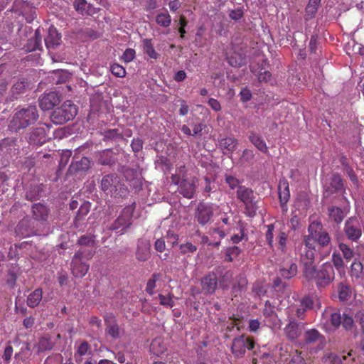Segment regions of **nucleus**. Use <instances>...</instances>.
<instances>
[{
    "mask_svg": "<svg viewBox=\"0 0 364 364\" xmlns=\"http://www.w3.org/2000/svg\"><path fill=\"white\" fill-rule=\"evenodd\" d=\"M214 214L213 204L200 202L195 210V220L202 226H204L212 220Z\"/></svg>",
    "mask_w": 364,
    "mask_h": 364,
    "instance_id": "9",
    "label": "nucleus"
},
{
    "mask_svg": "<svg viewBox=\"0 0 364 364\" xmlns=\"http://www.w3.org/2000/svg\"><path fill=\"white\" fill-rule=\"evenodd\" d=\"M338 248L340 251L342 252L344 259L347 262H349L353 259L354 256V252L353 249L350 247L349 245L343 242H341L338 244Z\"/></svg>",
    "mask_w": 364,
    "mask_h": 364,
    "instance_id": "45",
    "label": "nucleus"
},
{
    "mask_svg": "<svg viewBox=\"0 0 364 364\" xmlns=\"http://www.w3.org/2000/svg\"><path fill=\"white\" fill-rule=\"evenodd\" d=\"M41 36L38 30L35 31L34 36L28 40L26 50L28 52L36 50L41 48Z\"/></svg>",
    "mask_w": 364,
    "mask_h": 364,
    "instance_id": "35",
    "label": "nucleus"
},
{
    "mask_svg": "<svg viewBox=\"0 0 364 364\" xmlns=\"http://www.w3.org/2000/svg\"><path fill=\"white\" fill-rule=\"evenodd\" d=\"M115 160L114 153L111 149H105L99 154L98 163L101 165H112Z\"/></svg>",
    "mask_w": 364,
    "mask_h": 364,
    "instance_id": "38",
    "label": "nucleus"
},
{
    "mask_svg": "<svg viewBox=\"0 0 364 364\" xmlns=\"http://www.w3.org/2000/svg\"><path fill=\"white\" fill-rule=\"evenodd\" d=\"M60 102V95L55 92L44 94L39 99V106L43 110H50Z\"/></svg>",
    "mask_w": 364,
    "mask_h": 364,
    "instance_id": "16",
    "label": "nucleus"
},
{
    "mask_svg": "<svg viewBox=\"0 0 364 364\" xmlns=\"http://www.w3.org/2000/svg\"><path fill=\"white\" fill-rule=\"evenodd\" d=\"M240 100L242 102H249L252 99V92L247 87H243L239 94Z\"/></svg>",
    "mask_w": 364,
    "mask_h": 364,
    "instance_id": "64",
    "label": "nucleus"
},
{
    "mask_svg": "<svg viewBox=\"0 0 364 364\" xmlns=\"http://www.w3.org/2000/svg\"><path fill=\"white\" fill-rule=\"evenodd\" d=\"M280 275L287 279L295 277L297 274V265L293 262L284 263L279 269Z\"/></svg>",
    "mask_w": 364,
    "mask_h": 364,
    "instance_id": "27",
    "label": "nucleus"
},
{
    "mask_svg": "<svg viewBox=\"0 0 364 364\" xmlns=\"http://www.w3.org/2000/svg\"><path fill=\"white\" fill-rule=\"evenodd\" d=\"M161 277V274L159 273H154L151 278L148 280L146 287V291L149 295H153L154 294V289L156 288V283L159 279Z\"/></svg>",
    "mask_w": 364,
    "mask_h": 364,
    "instance_id": "47",
    "label": "nucleus"
},
{
    "mask_svg": "<svg viewBox=\"0 0 364 364\" xmlns=\"http://www.w3.org/2000/svg\"><path fill=\"white\" fill-rule=\"evenodd\" d=\"M167 350L166 346L164 343V339L161 337L154 338L150 345V352L156 355L160 356L164 354Z\"/></svg>",
    "mask_w": 364,
    "mask_h": 364,
    "instance_id": "28",
    "label": "nucleus"
},
{
    "mask_svg": "<svg viewBox=\"0 0 364 364\" xmlns=\"http://www.w3.org/2000/svg\"><path fill=\"white\" fill-rule=\"evenodd\" d=\"M279 197L282 203H286L290 197L289 183L287 180L279 181L278 186Z\"/></svg>",
    "mask_w": 364,
    "mask_h": 364,
    "instance_id": "32",
    "label": "nucleus"
},
{
    "mask_svg": "<svg viewBox=\"0 0 364 364\" xmlns=\"http://www.w3.org/2000/svg\"><path fill=\"white\" fill-rule=\"evenodd\" d=\"M343 232L348 240L357 242L362 235V227L358 219L349 218L344 224Z\"/></svg>",
    "mask_w": 364,
    "mask_h": 364,
    "instance_id": "10",
    "label": "nucleus"
},
{
    "mask_svg": "<svg viewBox=\"0 0 364 364\" xmlns=\"http://www.w3.org/2000/svg\"><path fill=\"white\" fill-rule=\"evenodd\" d=\"M343 359L345 360L344 357L341 358L334 353H331L325 360L326 364H342Z\"/></svg>",
    "mask_w": 364,
    "mask_h": 364,
    "instance_id": "57",
    "label": "nucleus"
},
{
    "mask_svg": "<svg viewBox=\"0 0 364 364\" xmlns=\"http://www.w3.org/2000/svg\"><path fill=\"white\" fill-rule=\"evenodd\" d=\"M274 225L269 224L267 225V232L265 234L266 241L270 247H273L274 245Z\"/></svg>",
    "mask_w": 364,
    "mask_h": 364,
    "instance_id": "53",
    "label": "nucleus"
},
{
    "mask_svg": "<svg viewBox=\"0 0 364 364\" xmlns=\"http://www.w3.org/2000/svg\"><path fill=\"white\" fill-rule=\"evenodd\" d=\"M26 85L24 81H18L14 83L11 90V97L10 98V100L16 99L19 94L23 93L26 90Z\"/></svg>",
    "mask_w": 364,
    "mask_h": 364,
    "instance_id": "41",
    "label": "nucleus"
},
{
    "mask_svg": "<svg viewBox=\"0 0 364 364\" xmlns=\"http://www.w3.org/2000/svg\"><path fill=\"white\" fill-rule=\"evenodd\" d=\"M111 73L117 77H124L126 75L125 68L119 64L114 63L110 67Z\"/></svg>",
    "mask_w": 364,
    "mask_h": 364,
    "instance_id": "51",
    "label": "nucleus"
},
{
    "mask_svg": "<svg viewBox=\"0 0 364 364\" xmlns=\"http://www.w3.org/2000/svg\"><path fill=\"white\" fill-rule=\"evenodd\" d=\"M43 299V290L41 288H37L31 292L26 299V304L30 308L37 307Z\"/></svg>",
    "mask_w": 364,
    "mask_h": 364,
    "instance_id": "26",
    "label": "nucleus"
},
{
    "mask_svg": "<svg viewBox=\"0 0 364 364\" xmlns=\"http://www.w3.org/2000/svg\"><path fill=\"white\" fill-rule=\"evenodd\" d=\"M106 328L105 332L106 333L110 336L112 339H119L121 337L122 332L123 331L121 330L119 326L116 322L114 318H113V321H107L105 318Z\"/></svg>",
    "mask_w": 364,
    "mask_h": 364,
    "instance_id": "25",
    "label": "nucleus"
},
{
    "mask_svg": "<svg viewBox=\"0 0 364 364\" xmlns=\"http://www.w3.org/2000/svg\"><path fill=\"white\" fill-rule=\"evenodd\" d=\"M77 114V107L72 101L67 100L53 112L50 118L55 124H62L73 119Z\"/></svg>",
    "mask_w": 364,
    "mask_h": 364,
    "instance_id": "6",
    "label": "nucleus"
},
{
    "mask_svg": "<svg viewBox=\"0 0 364 364\" xmlns=\"http://www.w3.org/2000/svg\"><path fill=\"white\" fill-rule=\"evenodd\" d=\"M159 299L160 304L166 307L172 308L175 305L172 296L170 294L168 296L159 294Z\"/></svg>",
    "mask_w": 364,
    "mask_h": 364,
    "instance_id": "55",
    "label": "nucleus"
},
{
    "mask_svg": "<svg viewBox=\"0 0 364 364\" xmlns=\"http://www.w3.org/2000/svg\"><path fill=\"white\" fill-rule=\"evenodd\" d=\"M77 244L81 246H86L93 249L95 247V240L92 235H84L79 238Z\"/></svg>",
    "mask_w": 364,
    "mask_h": 364,
    "instance_id": "48",
    "label": "nucleus"
},
{
    "mask_svg": "<svg viewBox=\"0 0 364 364\" xmlns=\"http://www.w3.org/2000/svg\"><path fill=\"white\" fill-rule=\"evenodd\" d=\"M225 181L231 189L234 190L237 187L239 188L240 181L237 178L232 176L225 175Z\"/></svg>",
    "mask_w": 364,
    "mask_h": 364,
    "instance_id": "61",
    "label": "nucleus"
},
{
    "mask_svg": "<svg viewBox=\"0 0 364 364\" xmlns=\"http://www.w3.org/2000/svg\"><path fill=\"white\" fill-rule=\"evenodd\" d=\"M341 193L344 200L348 201L346 194V188L344 181L341 175L338 173H333L331 177L326 179L323 185V197L330 198L333 194Z\"/></svg>",
    "mask_w": 364,
    "mask_h": 364,
    "instance_id": "7",
    "label": "nucleus"
},
{
    "mask_svg": "<svg viewBox=\"0 0 364 364\" xmlns=\"http://www.w3.org/2000/svg\"><path fill=\"white\" fill-rule=\"evenodd\" d=\"M331 260L333 262V267H335L337 270L343 269L344 267V262L339 253L333 252L332 254Z\"/></svg>",
    "mask_w": 364,
    "mask_h": 364,
    "instance_id": "52",
    "label": "nucleus"
},
{
    "mask_svg": "<svg viewBox=\"0 0 364 364\" xmlns=\"http://www.w3.org/2000/svg\"><path fill=\"white\" fill-rule=\"evenodd\" d=\"M150 257V244L143 240L138 241L136 258L139 261H146Z\"/></svg>",
    "mask_w": 364,
    "mask_h": 364,
    "instance_id": "24",
    "label": "nucleus"
},
{
    "mask_svg": "<svg viewBox=\"0 0 364 364\" xmlns=\"http://www.w3.org/2000/svg\"><path fill=\"white\" fill-rule=\"evenodd\" d=\"M227 60L230 65L235 68L242 67L245 64V57L241 53L234 52L227 55Z\"/></svg>",
    "mask_w": 364,
    "mask_h": 364,
    "instance_id": "36",
    "label": "nucleus"
},
{
    "mask_svg": "<svg viewBox=\"0 0 364 364\" xmlns=\"http://www.w3.org/2000/svg\"><path fill=\"white\" fill-rule=\"evenodd\" d=\"M74 9L81 15H92L93 8L85 0H76L73 3Z\"/></svg>",
    "mask_w": 364,
    "mask_h": 364,
    "instance_id": "34",
    "label": "nucleus"
},
{
    "mask_svg": "<svg viewBox=\"0 0 364 364\" xmlns=\"http://www.w3.org/2000/svg\"><path fill=\"white\" fill-rule=\"evenodd\" d=\"M51 127L50 124H41L39 127L34 129L30 134L28 142L32 145L41 146L48 140L47 131Z\"/></svg>",
    "mask_w": 364,
    "mask_h": 364,
    "instance_id": "13",
    "label": "nucleus"
},
{
    "mask_svg": "<svg viewBox=\"0 0 364 364\" xmlns=\"http://www.w3.org/2000/svg\"><path fill=\"white\" fill-rule=\"evenodd\" d=\"M255 342L252 336L242 334L233 338L231 346L232 353L235 357L242 358L246 350H252Z\"/></svg>",
    "mask_w": 364,
    "mask_h": 364,
    "instance_id": "8",
    "label": "nucleus"
},
{
    "mask_svg": "<svg viewBox=\"0 0 364 364\" xmlns=\"http://www.w3.org/2000/svg\"><path fill=\"white\" fill-rule=\"evenodd\" d=\"M287 237V234L284 231L279 230L277 240L278 242V249L282 252H286Z\"/></svg>",
    "mask_w": 364,
    "mask_h": 364,
    "instance_id": "50",
    "label": "nucleus"
},
{
    "mask_svg": "<svg viewBox=\"0 0 364 364\" xmlns=\"http://www.w3.org/2000/svg\"><path fill=\"white\" fill-rule=\"evenodd\" d=\"M237 198L245 204L253 200L254 193L252 189L242 186L237 191Z\"/></svg>",
    "mask_w": 364,
    "mask_h": 364,
    "instance_id": "33",
    "label": "nucleus"
},
{
    "mask_svg": "<svg viewBox=\"0 0 364 364\" xmlns=\"http://www.w3.org/2000/svg\"><path fill=\"white\" fill-rule=\"evenodd\" d=\"M331 236L323 229L321 221L314 220L308 227V235L304 236L300 246V260L304 267L303 270L308 267H313L316 254L315 245L318 244L321 247H327L331 243Z\"/></svg>",
    "mask_w": 364,
    "mask_h": 364,
    "instance_id": "1",
    "label": "nucleus"
},
{
    "mask_svg": "<svg viewBox=\"0 0 364 364\" xmlns=\"http://www.w3.org/2000/svg\"><path fill=\"white\" fill-rule=\"evenodd\" d=\"M63 358L60 353H53L48 356L44 363L48 364H62Z\"/></svg>",
    "mask_w": 364,
    "mask_h": 364,
    "instance_id": "54",
    "label": "nucleus"
},
{
    "mask_svg": "<svg viewBox=\"0 0 364 364\" xmlns=\"http://www.w3.org/2000/svg\"><path fill=\"white\" fill-rule=\"evenodd\" d=\"M91 203L89 202H84L79 208L77 215L75 218L76 220H81L89 213L90 210Z\"/></svg>",
    "mask_w": 364,
    "mask_h": 364,
    "instance_id": "49",
    "label": "nucleus"
},
{
    "mask_svg": "<svg viewBox=\"0 0 364 364\" xmlns=\"http://www.w3.org/2000/svg\"><path fill=\"white\" fill-rule=\"evenodd\" d=\"M337 291L340 301H345L348 300L351 296L350 286L345 282H341L338 284Z\"/></svg>",
    "mask_w": 364,
    "mask_h": 364,
    "instance_id": "37",
    "label": "nucleus"
},
{
    "mask_svg": "<svg viewBox=\"0 0 364 364\" xmlns=\"http://www.w3.org/2000/svg\"><path fill=\"white\" fill-rule=\"evenodd\" d=\"M248 138L251 143L261 152L264 154L269 153L266 142L259 134L252 132Z\"/></svg>",
    "mask_w": 364,
    "mask_h": 364,
    "instance_id": "30",
    "label": "nucleus"
},
{
    "mask_svg": "<svg viewBox=\"0 0 364 364\" xmlns=\"http://www.w3.org/2000/svg\"><path fill=\"white\" fill-rule=\"evenodd\" d=\"M242 250L237 246L228 247L225 252V260L228 262H232L240 253Z\"/></svg>",
    "mask_w": 364,
    "mask_h": 364,
    "instance_id": "42",
    "label": "nucleus"
},
{
    "mask_svg": "<svg viewBox=\"0 0 364 364\" xmlns=\"http://www.w3.org/2000/svg\"><path fill=\"white\" fill-rule=\"evenodd\" d=\"M61 42V36L54 26H50L48 29V36L45 38V43L48 48H54L60 45Z\"/></svg>",
    "mask_w": 364,
    "mask_h": 364,
    "instance_id": "21",
    "label": "nucleus"
},
{
    "mask_svg": "<svg viewBox=\"0 0 364 364\" xmlns=\"http://www.w3.org/2000/svg\"><path fill=\"white\" fill-rule=\"evenodd\" d=\"M18 275V272L14 269H9L7 274L6 275L5 280L6 284L9 289H14L16 287Z\"/></svg>",
    "mask_w": 364,
    "mask_h": 364,
    "instance_id": "46",
    "label": "nucleus"
},
{
    "mask_svg": "<svg viewBox=\"0 0 364 364\" xmlns=\"http://www.w3.org/2000/svg\"><path fill=\"white\" fill-rule=\"evenodd\" d=\"M363 265L360 262L354 261L350 266V276L356 279L360 278L363 275Z\"/></svg>",
    "mask_w": 364,
    "mask_h": 364,
    "instance_id": "43",
    "label": "nucleus"
},
{
    "mask_svg": "<svg viewBox=\"0 0 364 364\" xmlns=\"http://www.w3.org/2000/svg\"><path fill=\"white\" fill-rule=\"evenodd\" d=\"M198 179L196 177H192L189 179L182 178L178 186V192L184 197L188 199L194 197L196 188V183Z\"/></svg>",
    "mask_w": 364,
    "mask_h": 364,
    "instance_id": "14",
    "label": "nucleus"
},
{
    "mask_svg": "<svg viewBox=\"0 0 364 364\" xmlns=\"http://www.w3.org/2000/svg\"><path fill=\"white\" fill-rule=\"evenodd\" d=\"M31 356L30 344L26 343L24 346L21 347V351L16 354L15 357L20 359L22 362H26Z\"/></svg>",
    "mask_w": 364,
    "mask_h": 364,
    "instance_id": "44",
    "label": "nucleus"
},
{
    "mask_svg": "<svg viewBox=\"0 0 364 364\" xmlns=\"http://www.w3.org/2000/svg\"><path fill=\"white\" fill-rule=\"evenodd\" d=\"M136 55V52L132 48H127L124 50L122 60L126 63H128L134 60Z\"/></svg>",
    "mask_w": 364,
    "mask_h": 364,
    "instance_id": "59",
    "label": "nucleus"
},
{
    "mask_svg": "<svg viewBox=\"0 0 364 364\" xmlns=\"http://www.w3.org/2000/svg\"><path fill=\"white\" fill-rule=\"evenodd\" d=\"M346 214L344 211L339 207L332 205L328 208V215L329 219L336 224L341 223L346 217Z\"/></svg>",
    "mask_w": 364,
    "mask_h": 364,
    "instance_id": "29",
    "label": "nucleus"
},
{
    "mask_svg": "<svg viewBox=\"0 0 364 364\" xmlns=\"http://www.w3.org/2000/svg\"><path fill=\"white\" fill-rule=\"evenodd\" d=\"M323 315L328 318L331 326L335 329L340 326L346 331H350L355 326L353 316L348 311H344L342 313L340 311L326 310Z\"/></svg>",
    "mask_w": 364,
    "mask_h": 364,
    "instance_id": "5",
    "label": "nucleus"
},
{
    "mask_svg": "<svg viewBox=\"0 0 364 364\" xmlns=\"http://www.w3.org/2000/svg\"><path fill=\"white\" fill-rule=\"evenodd\" d=\"M38 109L34 105H29L16 112L9 124L11 132H18L20 129L33 124L38 119Z\"/></svg>",
    "mask_w": 364,
    "mask_h": 364,
    "instance_id": "3",
    "label": "nucleus"
},
{
    "mask_svg": "<svg viewBox=\"0 0 364 364\" xmlns=\"http://www.w3.org/2000/svg\"><path fill=\"white\" fill-rule=\"evenodd\" d=\"M288 364H306V360L301 355V353L296 350L295 353L291 356Z\"/></svg>",
    "mask_w": 364,
    "mask_h": 364,
    "instance_id": "62",
    "label": "nucleus"
},
{
    "mask_svg": "<svg viewBox=\"0 0 364 364\" xmlns=\"http://www.w3.org/2000/svg\"><path fill=\"white\" fill-rule=\"evenodd\" d=\"M144 52L149 55L151 58L157 59L158 53L155 50L151 39H144L143 41Z\"/></svg>",
    "mask_w": 364,
    "mask_h": 364,
    "instance_id": "40",
    "label": "nucleus"
},
{
    "mask_svg": "<svg viewBox=\"0 0 364 364\" xmlns=\"http://www.w3.org/2000/svg\"><path fill=\"white\" fill-rule=\"evenodd\" d=\"M304 341L306 344L318 343L322 349L326 343L325 337L315 328L308 330L304 333Z\"/></svg>",
    "mask_w": 364,
    "mask_h": 364,
    "instance_id": "19",
    "label": "nucleus"
},
{
    "mask_svg": "<svg viewBox=\"0 0 364 364\" xmlns=\"http://www.w3.org/2000/svg\"><path fill=\"white\" fill-rule=\"evenodd\" d=\"M304 278L308 282H314L318 290H323L330 286L336 278V272L331 263L325 262L319 267L316 266L303 270Z\"/></svg>",
    "mask_w": 364,
    "mask_h": 364,
    "instance_id": "2",
    "label": "nucleus"
},
{
    "mask_svg": "<svg viewBox=\"0 0 364 364\" xmlns=\"http://www.w3.org/2000/svg\"><path fill=\"white\" fill-rule=\"evenodd\" d=\"M101 188L107 194L115 198H124L129 193L127 186L115 173H109L102 177Z\"/></svg>",
    "mask_w": 364,
    "mask_h": 364,
    "instance_id": "4",
    "label": "nucleus"
},
{
    "mask_svg": "<svg viewBox=\"0 0 364 364\" xmlns=\"http://www.w3.org/2000/svg\"><path fill=\"white\" fill-rule=\"evenodd\" d=\"M49 210L41 203H35L32 206V217L38 222H46L48 218Z\"/></svg>",
    "mask_w": 364,
    "mask_h": 364,
    "instance_id": "20",
    "label": "nucleus"
},
{
    "mask_svg": "<svg viewBox=\"0 0 364 364\" xmlns=\"http://www.w3.org/2000/svg\"><path fill=\"white\" fill-rule=\"evenodd\" d=\"M303 325L294 319H289L288 324L285 326L284 331L287 339L294 341L301 334Z\"/></svg>",
    "mask_w": 364,
    "mask_h": 364,
    "instance_id": "17",
    "label": "nucleus"
},
{
    "mask_svg": "<svg viewBox=\"0 0 364 364\" xmlns=\"http://www.w3.org/2000/svg\"><path fill=\"white\" fill-rule=\"evenodd\" d=\"M83 255L84 252L82 250H78L72 258L70 269L73 275L77 278L85 277L90 269L89 264L82 260Z\"/></svg>",
    "mask_w": 364,
    "mask_h": 364,
    "instance_id": "11",
    "label": "nucleus"
},
{
    "mask_svg": "<svg viewBox=\"0 0 364 364\" xmlns=\"http://www.w3.org/2000/svg\"><path fill=\"white\" fill-rule=\"evenodd\" d=\"M181 253L182 255H186L188 253H193L197 250V247L193 245L191 242H186L184 244H181L179 246Z\"/></svg>",
    "mask_w": 364,
    "mask_h": 364,
    "instance_id": "56",
    "label": "nucleus"
},
{
    "mask_svg": "<svg viewBox=\"0 0 364 364\" xmlns=\"http://www.w3.org/2000/svg\"><path fill=\"white\" fill-rule=\"evenodd\" d=\"M90 350V346L87 341L82 342L77 348L76 354L83 356Z\"/></svg>",
    "mask_w": 364,
    "mask_h": 364,
    "instance_id": "63",
    "label": "nucleus"
},
{
    "mask_svg": "<svg viewBox=\"0 0 364 364\" xmlns=\"http://www.w3.org/2000/svg\"><path fill=\"white\" fill-rule=\"evenodd\" d=\"M90 160L87 157H82L79 161H73L70 166V171H85L90 168Z\"/></svg>",
    "mask_w": 364,
    "mask_h": 364,
    "instance_id": "31",
    "label": "nucleus"
},
{
    "mask_svg": "<svg viewBox=\"0 0 364 364\" xmlns=\"http://www.w3.org/2000/svg\"><path fill=\"white\" fill-rule=\"evenodd\" d=\"M200 284L204 294H214L218 287V279L216 274L213 272H210L202 278Z\"/></svg>",
    "mask_w": 364,
    "mask_h": 364,
    "instance_id": "18",
    "label": "nucleus"
},
{
    "mask_svg": "<svg viewBox=\"0 0 364 364\" xmlns=\"http://www.w3.org/2000/svg\"><path fill=\"white\" fill-rule=\"evenodd\" d=\"M264 325L270 328H274L279 326V318L277 313L269 302L267 301L262 311Z\"/></svg>",
    "mask_w": 364,
    "mask_h": 364,
    "instance_id": "15",
    "label": "nucleus"
},
{
    "mask_svg": "<svg viewBox=\"0 0 364 364\" xmlns=\"http://www.w3.org/2000/svg\"><path fill=\"white\" fill-rule=\"evenodd\" d=\"M238 141L234 137H225L219 141V146L224 154H232L237 147Z\"/></svg>",
    "mask_w": 364,
    "mask_h": 364,
    "instance_id": "23",
    "label": "nucleus"
},
{
    "mask_svg": "<svg viewBox=\"0 0 364 364\" xmlns=\"http://www.w3.org/2000/svg\"><path fill=\"white\" fill-rule=\"evenodd\" d=\"M318 8H317L314 6L307 4L305 8V16H304L305 20L309 21V20L313 18L315 16L317 11H318Z\"/></svg>",
    "mask_w": 364,
    "mask_h": 364,
    "instance_id": "58",
    "label": "nucleus"
},
{
    "mask_svg": "<svg viewBox=\"0 0 364 364\" xmlns=\"http://www.w3.org/2000/svg\"><path fill=\"white\" fill-rule=\"evenodd\" d=\"M245 214L250 218L255 215L257 212L256 203L252 201L245 203Z\"/></svg>",
    "mask_w": 364,
    "mask_h": 364,
    "instance_id": "60",
    "label": "nucleus"
},
{
    "mask_svg": "<svg viewBox=\"0 0 364 364\" xmlns=\"http://www.w3.org/2000/svg\"><path fill=\"white\" fill-rule=\"evenodd\" d=\"M133 211V208L130 206L125 207L113 223L112 229L118 230L121 228V234H123L124 230L129 228L132 225Z\"/></svg>",
    "mask_w": 364,
    "mask_h": 364,
    "instance_id": "12",
    "label": "nucleus"
},
{
    "mask_svg": "<svg viewBox=\"0 0 364 364\" xmlns=\"http://www.w3.org/2000/svg\"><path fill=\"white\" fill-rule=\"evenodd\" d=\"M156 23L164 28H168L171 23V16L167 11L159 13L156 16Z\"/></svg>",
    "mask_w": 364,
    "mask_h": 364,
    "instance_id": "39",
    "label": "nucleus"
},
{
    "mask_svg": "<svg viewBox=\"0 0 364 364\" xmlns=\"http://www.w3.org/2000/svg\"><path fill=\"white\" fill-rule=\"evenodd\" d=\"M55 341H53L52 337L49 334H46L39 338L38 342L35 345V348H37L36 353L38 354L51 350L55 346Z\"/></svg>",
    "mask_w": 364,
    "mask_h": 364,
    "instance_id": "22",
    "label": "nucleus"
}]
</instances>
